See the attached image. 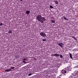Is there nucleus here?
<instances>
[{"instance_id":"1","label":"nucleus","mask_w":78,"mask_h":78,"mask_svg":"<svg viewBox=\"0 0 78 78\" xmlns=\"http://www.w3.org/2000/svg\"><path fill=\"white\" fill-rule=\"evenodd\" d=\"M36 17V19L38 22H40L41 23H44V21L45 20V19L44 17H42V16L41 15H37Z\"/></svg>"},{"instance_id":"2","label":"nucleus","mask_w":78,"mask_h":78,"mask_svg":"<svg viewBox=\"0 0 78 78\" xmlns=\"http://www.w3.org/2000/svg\"><path fill=\"white\" fill-rule=\"evenodd\" d=\"M40 35L41 36H42V37H45L46 36V34L45 33L43 32H41L40 33Z\"/></svg>"},{"instance_id":"3","label":"nucleus","mask_w":78,"mask_h":78,"mask_svg":"<svg viewBox=\"0 0 78 78\" xmlns=\"http://www.w3.org/2000/svg\"><path fill=\"white\" fill-rule=\"evenodd\" d=\"M11 71H12V69H7L6 70H5L4 72H10Z\"/></svg>"},{"instance_id":"4","label":"nucleus","mask_w":78,"mask_h":78,"mask_svg":"<svg viewBox=\"0 0 78 78\" xmlns=\"http://www.w3.org/2000/svg\"><path fill=\"white\" fill-rule=\"evenodd\" d=\"M52 56H55V57H57V56H59V54H53L52 55Z\"/></svg>"},{"instance_id":"5","label":"nucleus","mask_w":78,"mask_h":78,"mask_svg":"<svg viewBox=\"0 0 78 78\" xmlns=\"http://www.w3.org/2000/svg\"><path fill=\"white\" fill-rule=\"evenodd\" d=\"M62 74H64V73H66V70L63 69L62 70Z\"/></svg>"},{"instance_id":"6","label":"nucleus","mask_w":78,"mask_h":78,"mask_svg":"<svg viewBox=\"0 0 78 78\" xmlns=\"http://www.w3.org/2000/svg\"><path fill=\"white\" fill-rule=\"evenodd\" d=\"M15 58H16V59L20 58V56H19L16 55H15Z\"/></svg>"},{"instance_id":"7","label":"nucleus","mask_w":78,"mask_h":78,"mask_svg":"<svg viewBox=\"0 0 78 78\" xmlns=\"http://www.w3.org/2000/svg\"><path fill=\"white\" fill-rule=\"evenodd\" d=\"M26 14H29L30 13V11H27L26 12Z\"/></svg>"},{"instance_id":"8","label":"nucleus","mask_w":78,"mask_h":78,"mask_svg":"<svg viewBox=\"0 0 78 78\" xmlns=\"http://www.w3.org/2000/svg\"><path fill=\"white\" fill-rule=\"evenodd\" d=\"M54 2H55V4H56V5H58V1L57 0L54 1Z\"/></svg>"},{"instance_id":"9","label":"nucleus","mask_w":78,"mask_h":78,"mask_svg":"<svg viewBox=\"0 0 78 78\" xmlns=\"http://www.w3.org/2000/svg\"><path fill=\"white\" fill-rule=\"evenodd\" d=\"M57 45H59V46H60L61 47V48H63V46L61 44H57Z\"/></svg>"},{"instance_id":"10","label":"nucleus","mask_w":78,"mask_h":78,"mask_svg":"<svg viewBox=\"0 0 78 78\" xmlns=\"http://www.w3.org/2000/svg\"><path fill=\"white\" fill-rule=\"evenodd\" d=\"M63 19H65V20H69V19H67V18H66V17L65 16H63Z\"/></svg>"},{"instance_id":"11","label":"nucleus","mask_w":78,"mask_h":78,"mask_svg":"<svg viewBox=\"0 0 78 78\" xmlns=\"http://www.w3.org/2000/svg\"><path fill=\"white\" fill-rule=\"evenodd\" d=\"M78 51V49H76V48L74 49L73 50V51Z\"/></svg>"},{"instance_id":"12","label":"nucleus","mask_w":78,"mask_h":78,"mask_svg":"<svg viewBox=\"0 0 78 78\" xmlns=\"http://www.w3.org/2000/svg\"><path fill=\"white\" fill-rule=\"evenodd\" d=\"M12 30H9L8 32V33H12Z\"/></svg>"},{"instance_id":"13","label":"nucleus","mask_w":78,"mask_h":78,"mask_svg":"<svg viewBox=\"0 0 78 78\" xmlns=\"http://www.w3.org/2000/svg\"><path fill=\"white\" fill-rule=\"evenodd\" d=\"M71 37H73V39H75V40H76V38H75V37L71 36Z\"/></svg>"},{"instance_id":"14","label":"nucleus","mask_w":78,"mask_h":78,"mask_svg":"<svg viewBox=\"0 0 78 78\" xmlns=\"http://www.w3.org/2000/svg\"><path fill=\"white\" fill-rule=\"evenodd\" d=\"M69 56L70 58H71V59H72V54H69Z\"/></svg>"},{"instance_id":"15","label":"nucleus","mask_w":78,"mask_h":78,"mask_svg":"<svg viewBox=\"0 0 78 78\" xmlns=\"http://www.w3.org/2000/svg\"><path fill=\"white\" fill-rule=\"evenodd\" d=\"M51 23H55V21L53 20H51Z\"/></svg>"},{"instance_id":"16","label":"nucleus","mask_w":78,"mask_h":78,"mask_svg":"<svg viewBox=\"0 0 78 78\" xmlns=\"http://www.w3.org/2000/svg\"><path fill=\"white\" fill-rule=\"evenodd\" d=\"M59 56H60V57L61 58H62V55H59Z\"/></svg>"},{"instance_id":"17","label":"nucleus","mask_w":78,"mask_h":78,"mask_svg":"<svg viewBox=\"0 0 78 78\" xmlns=\"http://www.w3.org/2000/svg\"><path fill=\"white\" fill-rule=\"evenodd\" d=\"M50 8H51V9H53V6H52V5H51L50 6Z\"/></svg>"},{"instance_id":"18","label":"nucleus","mask_w":78,"mask_h":78,"mask_svg":"<svg viewBox=\"0 0 78 78\" xmlns=\"http://www.w3.org/2000/svg\"><path fill=\"white\" fill-rule=\"evenodd\" d=\"M73 75L74 76H76V73H73Z\"/></svg>"},{"instance_id":"19","label":"nucleus","mask_w":78,"mask_h":78,"mask_svg":"<svg viewBox=\"0 0 78 78\" xmlns=\"http://www.w3.org/2000/svg\"><path fill=\"white\" fill-rule=\"evenodd\" d=\"M31 75H32V73H29L28 74V76H31Z\"/></svg>"},{"instance_id":"20","label":"nucleus","mask_w":78,"mask_h":78,"mask_svg":"<svg viewBox=\"0 0 78 78\" xmlns=\"http://www.w3.org/2000/svg\"><path fill=\"white\" fill-rule=\"evenodd\" d=\"M42 41H46L47 40H46V39H42Z\"/></svg>"},{"instance_id":"21","label":"nucleus","mask_w":78,"mask_h":78,"mask_svg":"<svg viewBox=\"0 0 78 78\" xmlns=\"http://www.w3.org/2000/svg\"><path fill=\"white\" fill-rule=\"evenodd\" d=\"M61 45H64V44L63 43H59Z\"/></svg>"},{"instance_id":"22","label":"nucleus","mask_w":78,"mask_h":78,"mask_svg":"<svg viewBox=\"0 0 78 78\" xmlns=\"http://www.w3.org/2000/svg\"><path fill=\"white\" fill-rule=\"evenodd\" d=\"M23 60H24V61H27V58H23Z\"/></svg>"},{"instance_id":"23","label":"nucleus","mask_w":78,"mask_h":78,"mask_svg":"<svg viewBox=\"0 0 78 78\" xmlns=\"http://www.w3.org/2000/svg\"><path fill=\"white\" fill-rule=\"evenodd\" d=\"M23 62L24 63H26V64H27V62H25V60H23Z\"/></svg>"},{"instance_id":"24","label":"nucleus","mask_w":78,"mask_h":78,"mask_svg":"<svg viewBox=\"0 0 78 78\" xmlns=\"http://www.w3.org/2000/svg\"><path fill=\"white\" fill-rule=\"evenodd\" d=\"M2 23H1L0 24V26H2Z\"/></svg>"},{"instance_id":"25","label":"nucleus","mask_w":78,"mask_h":78,"mask_svg":"<svg viewBox=\"0 0 78 78\" xmlns=\"http://www.w3.org/2000/svg\"><path fill=\"white\" fill-rule=\"evenodd\" d=\"M14 68H15V67H12L11 68V69H14Z\"/></svg>"},{"instance_id":"26","label":"nucleus","mask_w":78,"mask_h":78,"mask_svg":"<svg viewBox=\"0 0 78 78\" xmlns=\"http://www.w3.org/2000/svg\"><path fill=\"white\" fill-rule=\"evenodd\" d=\"M41 15H42V16H44V14H41Z\"/></svg>"},{"instance_id":"27","label":"nucleus","mask_w":78,"mask_h":78,"mask_svg":"<svg viewBox=\"0 0 78 78\" xmlns=\"http://www.w3.org/2000/svg\"><path fill=\"white\" fill-rule=\"evenodd\" d=\"M20 1H21V2H22V0H20Z\"/></svg>"}]
</instances>
